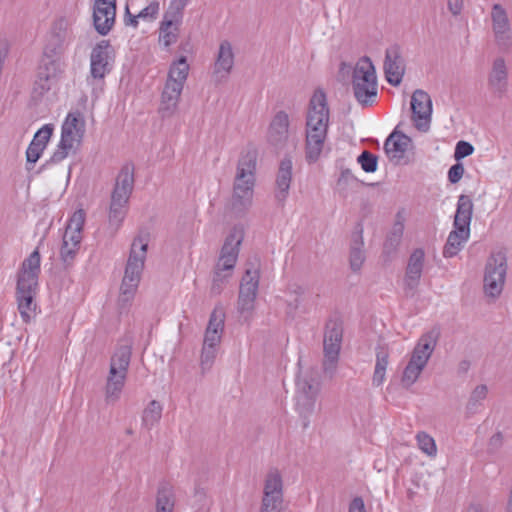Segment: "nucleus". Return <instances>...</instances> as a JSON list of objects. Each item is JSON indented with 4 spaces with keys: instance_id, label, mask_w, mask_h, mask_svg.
<instances>
[{
    "instance_id": "1",
    "label": "nucleus",
    "mask_w": 512,
    "mask_h": 512,
    "mask_svg": "<svg viewBox=\"0 0 512 512\" xmlns=\"http://www.w3.org/2000/svg\"><path fill=\"white\" fill-rule=\"evenodd\" d=\"M330 111L323 90H316L308 105L305 123V159L309 164L317 162L325 147Z\"/></svg>"
},
{
    "instance_id": "2",
    "label": "nucleus",
    "mask_w": 512,
    "mask_h": 512,
    "mask_svg": "<svg viewBox=\"0 0 512 512\" xmlns=\"http://www.w3.org/2000/svg\"><path fill=\"white\" fill-rule=\"evenodd\" d=\"M40 263V253L36 248L24 259L17 274L16 301L20 316L25 323L30 322L36 313L35 298L39 286Z\"/></svg>"
},
{
    "instance_id": "3",
    "label": "nucleus",
    "mask_w": 512,
    "mask_h": 512,
    "mask_svg": "<svg viewBox=\"0 0 512 512\" xmlns=\"http://www.w3.org/2000/svg\"><path fill=\"white\" fill-rule=\"evenodd\" d=\"M256 168L257 157L254 152L248 151L239 157L229 204L231 212L236 216L244 215L252 206Z\"/></svg>"
},
{
    "instance_id": "4",
    "label": "nucleus",
    "mask_w": 512,
    "mask_h": 512,
    "mask_svg": "<svg viewBox=\"0 0 512 512\" xmlns=\"http://www.w3.org/2000/svg\"><path fill=\"white\" fill-rule=\"evenodd\" d=\"M149 236L140 234L134 238L120 287L119 304L128 305L135 296L145 266Z\"/></svg>"
},
{
    "instance_id": "5",
    "label": "nucleus",
    "mask_w": 512,
    "mask_h": 512,
    "mask_svg": "<svg viewBox=\"0 0 512 512\" xmlns=\"http://www.w3.org/2000/svg\"><path fill=\"white\" fill-rule=\"evenodd\" d=\"M243 238L244 232L241 227H234L226 237L215 267L211 285L213 294H220L223 286L230 278L238 259L239 247Z\"/></svg>"
},
{
    "instance_id": "6",
    "label": "nucleus",
    "mask_w": 512,
    "mask_h": 512,
    "mask_svg": "<svg viewBox=\"0 0 512 512\" xmlns=\"http://www.w3.org/2000/svg\"><path fill=\"white\" fill-rule=\"evenodd\" d=\"M115 51L109 40L99 41L91 50L90 67L86 82L92 88V96L97 99L102 94L105 77L111 72Z\"/></svg>"
},
{
    "instance_id": "7",
    "label": "nucleus",
    "mask_w": 512,
    "mask_h": 512,
    "mask_svg": "<svg viewBox=\"0 0 512 512\" xmlns=\"http://www.w3.org/2000/svg\"><path fill=\"white\" fill-rule=\"evenodd\" d=\"M438 337L439 332L432 329L418 339L402 373L401 382L404 387L408 388L418 380L436 348Z\"/></svg>"
},
{
    "instance_id": "8",
    "label": "nucleus",
    "mask_w": 512,
    "mask_h": 512,
    "mask_svg": "<svg viewBox=\"0 0 512 512\" xmlns=\"http://www.w3.org/2000/svg\"><path fill=\"white\" fill-rule=\"evenodd\" d=\"M85 133V123L79 112L69 113L61 127V137L51 161L61 162L79 148Z\"/></svg>"
},
{
    "instance_id": "9",
    "label": "nucleus",
    "mask_w": 512,
    "mask_h": 512,
    "mask_svg": "<svg viewBox=\"0 0 512 512\" xmlns=\"http://www.w3.org/2000/svg\"><path fill=\"white\" fill-rule=\"evenodd\" d=\"M352 88L360 104L368 105L374 102L377 96V77L370 58L362 57L356 63L352 74Z\"/></svg>"
},
{
    "instance_id": "10",
    "label": "nucleus",
    "mask_w": 512,
    "mask_h": 512,
    "mask_svg": "<svg viewBox=\"0 0 512 512\" xmlns=\"http://www.w3.org/2000/svg\"><path fill=\"white\" fill-rule=\"evenodd\" d=\"M66 68V58L42 54L33 92L39 96H43L50 91L63 78Z\"/></svg>"
},
{
    "instance_id": "11",
    "label": "nucleus",
    "mask_w": 512,
    "mask_h": 512,
    "mask_svg": "<svg viewBox=\"0 0 512 512\" xmlns=\"http://www.w3.org/2000/svg\"><path fill=\"white\" fill-rule=\"evenodd\" d=\"M260 280V269L252 265L247 267L240 281L237 310L244 320L252 317L255 309Z\"/></svg>"
},
{
    "instance_id": "12",
    "label": "nucleus",
    "mask_w": 512,
    "mask_h": 512,
    "mask_svg": "<svg viewBox=\"0 0 512 512\" xmlns=\"http://www.w3.org/2000/svg\"><path fill=\"white\" fill-rule=\"evenodd\" d=\"M507 273V258L504 253H492L485 264L483 289L486 296L497 298L502 293Z\"/></svg>"
},
{
    "instance_id": "13",
    "label": "nucleus",
    "mask_w": 512,
    "mask_h": 512,
    "mask_svg": "<svg viewBox=\"0 0 512 512\" xmlns=\"http://www.w3.org/2000/svg\"><path fill=\"white\" fill-rule=\"evenodd\" d=\"M74 40L72 23L67 18L57 19L48 34L42 54L66 58V51Z\"/></svg>"
},
{
    "instance_id": "14",
    "label": "nucleus",
    "mask_w": 512,
    "mask_h": 512,
    "mask_svg": "<svg viewBox=\"0 0 512 512\" xmlns=\"http://www.w3.org/2000/svg\"><path fill=\"white\" fill-rule=\"evenodd\" d=\"M84 223L85 212L83 209L76 210L67 223L60 249L61 260L66 265H70L74 261L80 249Z\"/></svg>"
},
{
    "instance_id": "15",
    "label": "nucleus",
    "mask_w": 512,
    "mask_h": 512,
    "mask_svg": "<svg viewBox=\"0 0 512 512\" xmlns=\"http://www.w3.org/2000/svg\"><path fill=\"white\" fill-rule=\"evenodd\" d=\"M343 338V329L340 322L329 320L325 326L323 339V369L325 373L335 372Z\"/></svg>"
},
{
    "instance_id": "16",
    "label": "nucleus",
    "mask_w": 512,
    "mask_h": 512,
    "mask_svg": "<svg viewBox=\"0 0 512 512\" xmlns=\"http://www.w3.org/2000/svg\"><path fill=\"white\" fill-rule=\"evenodd\" d=\"M283 479L277 468H271L265 477L260 512H281Z\"/></svg>"
},
{
    "instance_id": "17",
    "label": "nucleus",
    "mask_w": 512,
    "mask_h": 512,
    "mask_svg": "<svg viewBox=\"0 0 512 512\" xmlns=\"http://www.w3.org/2000/svg\"><path fill=\"white\" fill-rule=\"evenodd\" d=\"M290 137V117L287 112L280 110L272 117L267 133L266 140L269 145L276 150H283Z\"/></svg>"
},
{
    "instance_id": "18",
    "label": "nucleus",
    "mask_w": 512,
    "mask_h": 512,
    "mask_svg": "<svg viewBox=\"0 0 512 512\" xmlns=\"http://www.w3.org/2000/svg\"><path fill=\"white\" fill-rule=\"evenodd\" d=\"M411 110L415 127L420 131H427L431 122L432 100L426 91L416 89L413 92Z\"/></svg>"
},
{
    "instance_id": "19",
    "label": "nucleus",
    "mask_w": 512,
    "mask_h": 512,
    "mask_svg": "<svg viewBox=\"0 0 512 512\" xmlns=\"http://www.w3.org/2000/svg\"><path fill=\"white\" fill-rule=\"evenodd\" d=\"M383 69L389 84L393 86L400 85L405 74L406 65L399 45H391L386 49Z\"/></svg>"
},
{
    "instance_id": "20",
    "label": "nucleus",
    "mask_w": 512,
    "mask_h": 512,
    "mask_svg": "<svg viewBox=\"0 0 512 512\" xmlns=\"http://www.w3.org/2000/svg\"><path fill=\"white\" fill-rule=\"evenodd\" d=\"M425 253L421 248L415 249L407 263L405 276L403 279L404 292L408 297H413L419 286L423 267H424Z\"/></svg>"
},
{
    "instance_id": "21",
    "label": "nucleus",
    "mask_w": 512,
    "mask_h": 512,
    "mask_svg": "<svg viewBox=\"0 0 512 512\" xmlns=\"http://www.w3.org/2000/svg\"><path fill=\"white\" fill-rule=\"evenodd\" d=\"M116 16V0H95L93 23L100 35H107L112 29Z\"/></svg>"
},
{
    "instance_id": "22",
    "label": "nucleus",
    "mask_w": 512,
    "mask_h": 512,
    "mask_svg": "<svg viewBox=\"0 0 512 512\" xmlns=\"http://www.w3.org/2000/svg\"><path fill=\"white\" fill-rule=\"evenodd\" d=\"M492 30L499 47L511 46V27L505 8L500 4H494L491 9Z\"/></svg>"
},
{
    "instance_id": "23",
    "label": "nucleus",
    "mask_w": 512,
    "mask_h": 512,
    "mask_svg": "<svg viewBox=\"0 0 512 512\" xmlns=\"http://www.w3.org/2000/svg\"><path fill=\"white\" fill-rule=\"evenodd\" d=\"M488 87L498 98L504 97L509 87V68L503 57H496L488 74Z\"/></svg>"
},
{
    "instance_id": "24",
    "label": "nucleus",
    "mask_w": 512,
    "mask_h": 512,
    "mask_svg": "<svg viewBox=\"0 0 512 512\" xmlns=\"http://www.w3.org/2000/svg\"><path fill=\"white\" fill-rule=\"evenodd\" d=\"M293 163L290 157L281 160L275 180V198L280 204L286 201L292 181Z\"/></svg>"
},
{
    "instance_id": "25",
    "label": "nucleus",
    "mask_w": 512,
    "mask_h": 512,
    "mask_svg": "<svg viewBox=\"0 0 512 512\" xmlns=\"http://www.w3.org/2000/svg\"><path fill=\"white\" fill-rule=\"evenodd\" d=\"M224 318V313L221 310H213L205 330L202 346L219 348L224 331Z\"/></svg>"
},
{
    "instance_id": "26",
    "label": "nucleus",
    "mask_w": 512,
    "mask_h": 512,
    "mask_svg": "<svg viewBox=\"0 0 512 512\" xmlns=\"http://www.w3.org/2000/svg\"><path fill=\"white\" fill-rule=\"evenodd\" d=\"M183 88L179 84L166 81L159 106V113L162 118H168L174 115L177 110L179 99Z\"/></svg>"
},
{
    "instance_id": "27",
    "label": "nucleus",
    "mask_w": 512,
    "mask_h": 512,
    "mask_svg": "<svg viewBox=\"0 0 512 512\" xmlns=\"http://www.w3.org/2000/svg\"><path fill=\"white\" fill-rule=\"evenodd\" d=\"M474 204L470 196L461 194L458 197L456 212L454 215L453 228L470 230Z\"/></svg>"
},
{
    "instance_id": "28",
    "label": "nucleus",
    "mask_w": 512,
    "mask_h": 512,
    "mask_svg": "<svg viewBox=\"0 0 512 512\" xmlns=\"http://www.w3.org/2000/svg\"><path fill=\"white\" fill-rule=\"evenodd\" d=\"M131 355L132 347L130 344L119 345L111 357L109 374L127 377Z\"/></svg>"
},
{
    "instance_id": "29",
    "label": "nucleus",
    "mask_w": 512,
    "mask_h": 512,
    "mask_svg": "<svg viewBox=\"0 0 512 512\" xmlns=\"http://www.w3.org/2000/svg\"><path fill=\"white\" fill-rule=\"evenodd\" d=\"M411 139L401 132H393L384 143V150L390 159L400 160L404 157Z\"/></svg>"
},
{
    "instance_id": "30",
    "label": "nucleus",
    "mask_w": 512,
    "mask_h": 512,
    "mask_svg": "<svg viewBox=\"0 0 512 512\" xmlns=\"http://www.w3.org/2000/svg\"><path fill=\"white\" fill-rule=\"evenodd\" d=\"M182 21L163 15L159 27V43L164 47L175 44L179 37Z\"/></svg>"
},
{
    "instance_id": "31",
    "label": "nucleus",
    "mask_w": 512,
    "mask_h": 512,
    "mask_svg": "<svg viewBox=\"0 0 512 512\" xmlns=\"http://www.w3.org/2000/svg\"><path fill=\"white\" fill-rule=\"evenodd\" d=\"M234 66V53L229 41H222L214 65V73L227 77Z\"/></svg>"
},
{
    "instance_id": "32",
    "label": "nucleus",
    "mask_w": 512,
    "mask_h": 512,
    "mask_svg": "<svg viewBox=\"0 0 512 512\" xmlns=\"http://www.w3.org/2000/svg\"><path fill=\"white\" fill-rule=\"evenodd\" d=\"M134 187V172L133 167L130 165H125L119 172L115 187L113 189L112 195L115 197L130 198V195L133 191Z\"/></svg>"
},
{
    "instance_id": "33",
    "label": "nucleus",
    "mask_w": 512,
    "mask_h": 512,
    "mask_svg": "<svg viewBox=\"0 0 512 512\" xmlns=\"http://www.w3.org/2000/svg\"><path fill=\"white\" fill-rule=\"evenodd\" d=\"M470 237V230L461 231V228H453L449 233L446 244L443 248V256L452 258L456 256L463 248Z\"/></svg>"
},
{
    "instance_id": "34",
    "label": "nucleus",
    "mask_w": 512,
    "mask_h": 512,
    "mask_svg": "<svg viewBox=\"0 0 512 512\" xmlns=\"http://www.w3.org/2000/svg\"><path fill=\"white\" fill-rule=\"evenodd\" d=\"M176 496L169 483H161L157 489L155 512H174Z\"/></svg>"
},
{
    "instance_id": "35",
    "label": "nucleus",
    "mask_w": 512,
    "mask_h": 512,
    "mask_svg": "<svg viewBox=\"0 0 512 512\" xmlns=\"http://www.w3.org/2000/svg\"><path fill=\"white\" fill-rule=\"evenodd\" d=\"M389 364V352L384 348L376 351V362L372 376V385L380 387L386 379V370Z\"/></svg>"
},
{
    "instance_id": "36",
    "label": "nucleus",
    "mask_w": 512,
    "mask_h": 512,
    "mask_svg": "<svg viewBox=\"0 0 512 512\" xmlns=\"http://www.w3.org/2000/svg\"><path fill=\"white\" fill-rule=\"evenodd\" d=\"M125 381V376L108 374L105 386V401L107 404H114L120 399Z\"/></svg>"
},
{
    "instance_id": "37",
    "label": "nucleus",
    "mask_w": 512,
    "mask_h": 512,
    "mask_svg": "<svg viewBox=\"0 0 512 512\" xmlns=\"http://www.w3.org/2000/svg\"><path fill=\"white\" fill-rule=\"evenodd\" d=\"M189 64L185 56H181L178 60L172 62L167 81L175 84H179L180 87H184L189 73Z\"/></svg>"
},
{
    "instance_id": "38",
    "label": "nucleus",
    "mask_w": 512,
    "mask_h": 512,
    "mask_svg": "<svg viewBox=\"0 0 512 512\" xmlns=\"http://www.w3.org/2000/svg\"><path fill=\"white\" fill-rule=\"evenodd\" d=\"M287 313L294 316L297 310L302 306L305 294V288L298 283H291L287 287Z\"/></svg>"
},
{
    "instance_id": "39",
    "label": "nucleus",
    "mask_w": 512,
    "mask_h": 512,
    "mask_svg": "<svg viewBox=\"0 0 512 512\" xmlns=\"http://www.w3.org/2000/svg\"><path fill=\"white\" fill-rule=\"evenodd\" d=\"M128 199L115 197L111 195V203L109 210V222L116 226L124 220L127 212Z\"/></svg>"
},
{
    "instance_id": "40",
    "label": "nucleus",
    "mask_w": 512,
    "mask_h": 512,
    "mask_svg": "<svg viewBox=\"0 0 512 512\" xmlns=\"http://www.w3.org/2000/svg\"><path fill=\"white\" fill-rule=\"evenodd\" d=\"M162 405L156 401L152 400L149 402L147 407L144 409L142 414V425L150 430L153 426H155L161 419L162 416Z\"/></svg>"
},
{
    "instance_id": "41",
    "label": "nucleus",
    "mask_w": 512,
    "mask_h": 512,
    "mask_svg": "<svg viewBox=\"0 0 512 512\" xmlns=\"http://www.w3.org/2000/svg\"><path fill=\"white\" fill-rule=\"evenodd\" d=\"M488 394V387L485 384L477 385L471 392L466 404V410L470 414L478 412Z\"/></svg>"
},
{
    "instance_id": "42",
    "label": "nucleus",
    "mask_w": 512,
    "mask_h": 512,
    "mask_svg": "<svg viewBox=\"0 0 512 512\" xmlns=\"http://www.w3.org/2000/svg\"><path fill=\"white\" fill-rule=\"evenodd\" d=\"M418 448L428 457L435 458L437 456V445L432 436L421 431L416 434Z\"/></svg>"
},
{
    "instance_id": "43",
    "label": "nucleus",
    "mask_w": 512,
    "mask_h": 512,
    "mask_svg": "<svg viewBox=\"0 0 512 512\" xmlns=\"http://www.w3.org/2000/svg\"><path fill=\"white\" fill-rule=\"evenodd\" d=\"M361 238V235L358 236ZM363 241L356 240L350 250V267L353 271H359L365 261L364 251L362 249Z\"/></svg>"
},
{
    "instance_id": "44",
    "label": "nucleus",
    "mask_w": 512,
    "mask_h": 512,
    "mask_svg": "<svg viewBox=\"0 0 512 512\" xmlns=\"http://www.w3.org/2000/svg\"><path fill=\"white\" fill-rule=\"evenodd\" d=\"M217 352L218 348L202 346L200 355V367L202 374L211 370L215 362Z\"/></svg>"
},
{
    "instance_id": "45",
    "label": "nucleus",
    "mask_w": 512,
    "mask_h": 512,
    "mask_svg": "<svg viewBox=\"0 0 512 512\" xmlns=\"http://www.w3.org/2000/svg\"><path fill=\"white\" fill-rule=\"evenodd\" d=\"M317 397L296 395V407L300 415L309 416L315 408Z\"/></svg>"
},
{
    "instance_id": "46",
    "label": "nucleus",
    "mask_w": 512,
    "mask_h": 512,
    "mask_svg": "<svg viewBox=\"0 0 512 512\" xmlns=\"http://www.w3.org/2000/svg\"><path fill=\"white\" fill-rule=\"evenodd\" d=\"M297 394L296 395H305L317 397L319 393V386L315 384L312 380H308L306 378H298L296 381Z\"/></svg>"
},
{
    "instance_id": "47",
    "label": "nucleus",
    "mask_w": 512,
    "mask_h": 512,
    "mask_svg": "<svg viewBox=\"0 0 512 512\" xmlns=\"http://www.w3.org/2000/svg\"><path fill=\"white\" fill-rule=\"evenodd\" d=\"M189 0H171L168 9L165 11V15L182 21L184 15V9L188 5Z\"/></svg>"
},
{
    "instance_id": "48",
    "label": "nucleus",
    "mask_w": 512,
    "mask_h": 512,
    "mask_svg": "<svg viewBox=\"0 0 512 512\" xmlns=\"http://www.w3.org/2000/svg\"><path fill=\"white\" fill-rule=\"evenodd\" d=\"M361 168L367 173H373L377 170L378 159L369 151H363L357 158Z\"/></svg>"
},
{
    "instance_id": "49",
    "label": "nucleus",
    "mask_w": 512,
    "mask_h": 512,
    "mask_svg": "<svg viewBox=\"0 0 512 512\" xmlns=\"http://www.w3.org/2000/svg\"><path fill=\"white\" fill-rule=\"evenodd\" d=\"M160 11V3L157 0H152L149 2V4L143 8L139 13L137 14V17L140 18V20H143L145 22H152L154 21Z\"/></svg>"
},
{
    "instance_id": "50",
    "label": "nucleus",
    "mask_w": 512,
    "mask_h": 512,
    "mask_svg": "<svg viewBox=\"0 0 512 512\" xmlns=\"http://www.w3.org/2000/svg\"><path fill=\"white\" fill-rule=\"evenodd\" d=\"M54 126L53 124H45L43 125L34 135L32 142H36L38 144H42L43 148H46L50 138L53 134Z\"/></svg>"
},
{
    "instance_id": "51",
    "label": "nucleus",
    "mask_w": 512,
    "mask_h": 512,
    "mask_svg": "<svg viewBox=\"0 0 512 512\" xmlns=\"http://www.w3.org/2000/svg\"><path fill=\"white\" fill-rule=\"evenodd\" d=\"M44 150L45 148H43L42 144L31 141L26 150L27 163L35 164L40 159Z\"/></svg>"
},
{
    "instance_id": "52",
    "label": "nucleus",
    "mask_w": 512,
    "mask_h": 512,
    "mask_svg": "<svg viewBox=\"0 0 512 512\" xmlns=\"http://www.w3.org/2000/svg\"><path fill=\"white\" fill-rule=\"evenodd\" d=\"M474 152L472 144L466 141H459L455 146L454 159L460 161L461 159L470 156Z\"/></svg>"
},
{
    "instance_id": "53",
    "label": "nucleus",
    "mask_w": 512,
    "mask_h": 512,
    "mask_svg": "<svg viewBox=\"0 0 512 512\" xmlns=\"http://www.w3.org/2000/svg\"><path fill=\"white\" fill-rule=\"evenodd\" d=\"M465 172L464 166L461 163H456L448 170V180L452 184L458 183L463 177Z\"/></svg>"
},
{
    "instance_id": "54",
    "label": "nucleus",
    "mask_w": 512,
    "mask_h": 512,
    "mask_svg": "<svg viewBox=\"0 0 512 512\" xmlns=\"http://www.w3.org/2000/svg\"><path fill=\"white\" fill-rule=\"evenodd\" d=\"M348 512H366L364 501L361 497H355L352 499L349 505Z\"/></svg>"
},
{
    "instance_id": "55",
    "label": "nucleus",
    "mask_w": 512,
    "mask_h": 512,
    "mask_svg": "<svg viewBox=\"0 0 512 512\" xmlns=\"http://www.w3.org/2000/svg\"><path fill=\"white\" fill-rule=\"evenodd\" d=\"M139 17L136 15H133L130 13L128 6H126L125 9V16H124V23L126 26H132L134 28L138 27L139 24Z\"/></svg>"
},
{
    "instance_id": "56",
    "label": "nucleus",
    "mask_w": 512,
    "mask_h": 512,
    "mask_svg": "<svg viewBox=\"0 0 512 512\" xmlns=\"http://www.w3.org/2000/svg\"><path fill=\"white\" fill-rule=\"evenodd\" d=\"M448 8L453 15L460 14L463 8V0H448Z\"/></svg>"
},
{
    "instance_id": "57",
    "label": "nucleus",
    "mask_w": 512,
    "mask_h": 512,
    "mask_svg": "<svg viewBox=\"0 0 512 512\" xmlns=\"http://www.w3.org/2000/svg\"><path fill=\"white\" fill-rule=\"evenodd\" d=\"M404 230V224L402 220H397L393 226L392 236L395 237V240H399L402 237Z\"/></svg>"
},
{
    "instance_id": "58",
    "label": "nucleus",
    "mask_w": 512,
    "mask_h": 512,
    "mask_svg": "<svg viewBox=\"0 0 512 512\" xmlns=\"http://www.w3.org/2000/svg\"><path fill=\"white\" fill-rule=\"evenodd\" d=\"M350 179H354L352 172L349 169L343 170L341 176L339 178V182L341 181H349Z\"/></svg>"
},
{
    "instance_id": "59",
    "label": "nucleus",
    "mask_w": 512,
    "mask_h": 512,
    "mask_svg": "<svg viewBox=\"0 0 512 512\" xmlns=\"http://www.w3.org/2000/svg\"><path fill=\"white\" fill-rule=\"evenodd\" d=\"M469 366H470V364L468 361H462L459 364V371L466 372L469 369Z\"/></svg>"
},
{
    "instance_id": "60",
    "label": "nucleus",
    "mask_w": 512,
    "mask_h": 512,
    "mask_svg": "<svg viewBox=\"0 0 512 512\" xmlns=\"http://www.w3.org/2000/svg\"><path fill=\"white\" fill-rule=\"evenodd\" d=\"M494 444H495V436H493L491 439V445H494Z\"/></svg>"
},
{
    "instance_id": "61",
    "label": "nucleus",
    "mask_w": 512,
    "mask_h": 512,
    "mask_svg": "<svg viewBox=\"0 0 512 512\" xmlns=\"http://www.w3.org/2000/svg\"><path fill=\"white\" fill-rule=\"evenodd\" d=\"M472 512H481V511L475 508V509H473Z\"/></svg>"
}]
</instances>
